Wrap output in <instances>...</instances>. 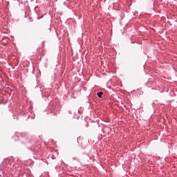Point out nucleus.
I'll use <instances>...</instances> for the list:
<instances>
[{"mask_svg":"<svg viewBox=\"0 0 177 177\" xmlns=\"http://www.w3.org/2000/svg\"><path fill=\"white\" fill-rule=\"evenodd\" d=\"M103 95V92L102 91H99L97 93V95L98 96V97H102V95Z\"/></svg>","mask_w":177,"mask_h":177,"instance_id":"obj_1","label":"nucleus"}]
</instances>
